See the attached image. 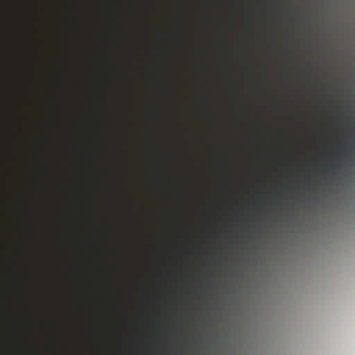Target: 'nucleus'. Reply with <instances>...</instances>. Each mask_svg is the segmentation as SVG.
Here are the masks:
<instances>
[{
	"label": "nucleus",
	"mask_w": 355,
	"mask_h": 355,
	"mask_svg": "<svg viewBox=\"0 0 355 355\" xmlns=\"http://www.w3.org/2000/svg\"><path fill=\"white\" fill-rule=\"evenodd\" d=\"M22 153L21 152L20 150H17V158L19 159H21L22 157Z\"/></svg>",
	"instance_id": "3"
},
{
	"label": "nucleus",
	"mask_w": 355,
	"mask_h": 355,
	"mask_svg": "<svg viewBox=\"0 0 355 355\" xmlns=\"http://www.w3.org/2000/svg\"><path fill=\"white\" fill-rule=\"evenodd\" d=\"M17 293L21 297H24L25 295L23 294L22 291L21 289H17Z\"/></svg>",
	"instance_id": "4"
},
{
	"label": "nucleus",
	"mask_w": 355,
	"mask_h": 355,
	"mask_svg": "<svg viewBox=\"0 0 355 355\" xmlns=\"http://www.w3.org/2000/svg\"><path fill=\"white\" fill-rule=\"evenodd\" d=\"M25 92V85L22 82H17L15 85V94L17 101V108L21 109V102L24 98Z\"/></svg>",
	"instance_id": "1"
},
{
	"label": "nucleus",
	"mask_w": 355,
	"mask_h": 355,
	"mask_svg": "<svg viewBox=\"0 0 355 355\" xmlns=\"http://www.w3.org/2000/svg\"><path fill=\"white\" fill-rule=\"evenodd\" d=\"M17 210L20 214H23L25 217L27 216L26 213L22 209L21 207L18 206Z\"/></svg>",
	"instance_id": "2"
},
{
	"label": "nucleus",
	"mask_w": 355,
	"mask_h": 355,
	"mask_svg": "<svg viewBox=\"0 0 355 355\" xmlns=\"http://www.w3.org/2000/svg\"><path fill=\"white\" fill-rule=\"evenodd\" d=\"M18 243H19V244L21 247H23V248H24V247H25V245L22 243V242H21V241H18Z\"/></svg>",
	"instance_id": "5"
},
{
	"label": "nucleus",
	"mask_w": 355,
	"mask_h": 355,
	"mask_svg": "<svg viewBox=\"0 0 355 355\" xmlns=\"http://www.w3.org/2000/svg\"><path fill=\"white\" fill-rule=\"evenodd\" d=\"M17 69H19L20 68H19V67H17Z\"/></svg>",
	"instance_id": "6"
}]
</instances>
